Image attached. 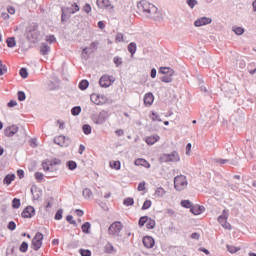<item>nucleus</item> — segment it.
Here are the masks:
<instances>
[{
    "instance_id": "nucleus-1",
    "label": "nucleus",
    "mask_w": 256,
    "mask_h": 256,
    "mask_svg": "<svg viewBox=\"0 0 256 256\" xmlns=\"http://www.w3.org/2000/svg\"><path fill=\"white\" fill-rule=\"evenodd\" d=\"M159 163H179L181 161V157L179 156V152L172 151L171 153H163L158 158Z\"/></svg>"
},
{
    "instance_id": "nucleus-2",
    "label": "nucleus",
    "mask_w": 256,
    "mask_h": 256,
    "mask_svg": "<svg viewBox=\"0 0 256 256\" xmlns=\"http://www.w3.org/2000/svg\"><path fill=\"white\" fill-rule=\"evenodd\" d=\"M43 239H45V235L41 232H36L31 241V249L33 251H39L43 247Z\"/></svg>"
},
{
    "instance_id": "nucleus-3",
    "label": "nucleus",
    "mask_w": 256,
    "mask_h": 256,
    "mask_svg": "<svg viewBox=\"0 0 256 256\" xmlns=\"http://www.w3.org/2000/svg\"><path fill=\"white\" fill-rule=\"evenodd\" d=\"M187 185V176L178 175L174 177V189H176V191H183Z\"/></svg>"
},
{
    "instance_id": "nucleus-4",
    "label": "nucleus",
    "mask_w": 256,
    "mask_h": 256,
    "mask_svg": "<svg viewBox=\"0 0 256 256\" xmlns=\"http://www.w3.org/2000/svg\"><path fill=\"white\" fill-rule=\"evenodd\" d=\"M91 119L95 125H103L109 119V112L102 110L99 114H92Z\"/></svg>"
},
{
    "instance_id": "nucleus-5",
    "label": "nucleus",
    "mask_w": 256,
    "mask_h": 256,
    "mask_svg": "<svg viewBox=\"0 0 256 256\" xmlns=\"http://www.w3.org/2000/svg\"><path fill=\"white\" fill-rule=\"evenodd\" d=\"M121 231H123V223L121 221L113 222L108 228L109 235H115L116 237H121Z\"/></svg>"
},
{
    "instance_id": "nucleus-6",
    "label": "nucleus",
    "mask_w": 256,
    "mask_h": 256,
    "mask_svg": "<svg viewBox=\"0 0 256 256\" xmlns=\"http://www.w3.org/2000/svg\"><path fill=\"white\" fill-rule=\"evenodd\" d=\"M115 83V77L114 76H109L107 74H104L100 77L99 79V85L103 89H107L111 87Z\"/></svg>"
},
{
    "instance_id": "nucleus-7",
    "label": "nucleus",
    "mask_w": 256,
    "mask_h": 256,
    "mask_svg": "<svg viewBox=\"0 0 256 256\" xmlns=\"http://www.w3.org/2000/svg\"><path fill=\"white\" fill-rule=\"evenodd\" d=\"M55 165H61V159L52 158L51 160L45 159L42 161V169L45 173H47V171H51V167H55Z\"/></svg>"
},
{
    "instance_id": "nucleus-8",
    "label": "nucleus",
    "mask_w": 256,
    "mask_h": 256,
    "mask_svg": "<svg viewBox=\"0 0 256 256\" xmlns=\"http://www.w3.org/2000/svg\"><path fill=\"white\" fill-rule=\"evenodd\" d=\"M71 142L72 140L65 135H60L53 139V143H55V145H59V147H69Z\"/></svg>"
},
{
    "instance_id": "nucleus-9",
    "label": "nucleus",
    "mask_w": 256,
    "mask_h": 256,
    "mask_svg": "<svg viewBox=\"0 0 256 256\" xmlns=\"http://www.w3.org/2000/svg\"><path fill=\"white\" fill-rule=\"evenodd\" d=\"M35 213V207L28 205L21 212V217L22 219H33V217H35Z\"/></svg>"
},
{
    "instance_id": "nucleus-10",
    "label": "nucleus",
    "mask_w": 256,
    "mask_h": 256,
    "mask_svg": "<svg viewBox=\"0 0 256 256\" xmlns=\"http://www.w3.org/2000/svg\"><path fill=\"white\" fill-rule=\"evenodd\" d=\"M24 35L29 43L35 44L41 40V32H25Z\"/></svg>"
},
{
    "instance_id": "nucleus-11",
    "label": "nucleus",
    "mask_w": 256,
    "mask_h": 256,
    "mask_svg": "<svg viewBox=\"0 0 256 256\" xmlns=\"http://www.w3.org/2000/svg\"><path fill=\"white\" fill-rule=\"evenodd\" d=\"M213 19L207 16H203L194 21V27H203L205 25H211Z\"/></svg>"
},
{
    "instance_id": "nucleus-12",
    "label": "nucleus",
    "mask_w": 256,
    "mask_h": 256,
    "mask_svg": "<svg viewBox=\"0 0 256 256\" xmlns=\"http://www.w3.org/2000/svg\"><path fill=\"white\" fill-rule=\"evenodd\" d=\"M139 11H143L147 15H151V3L147 2L146 0H142L137 4Z\"/></svg>"
},
{
    "instance_id": "nucleus-13",
    "label": "nucleus",
    "mask_w": 256,
    "mask_h": 256,
    "mask_svg": "<svg viewBox=\"0 0 256 256\" xmlns=\"http://www.w3.org/2000/svg\"><path fill=\"white\" fill-rule=\"evenodd\" d=\"M142 243L146 249H153L155 247V238H153V236L146 235L142 238Z\"/></svg>"
},
{
    "instance_id": "nucleus-14",
    "label": "nucleus",
    "mask_w": 256,
    "mask_h": 256,
    "mask_svg": "<svg viewBox=\"0 0 256 256\" xmlns=\"http://www.w3.org/2000/svg\"><path fill=\"white\" fill-rule=\"evenodd\" d=\"M18 131H19V126L13 124L4 129V135L5 137H13L14 135H17Z\"/></svg>"
},
{
    "instance_id": "nucleus-15",
    "label": "nucleus",
    "mask_w": 256,
    "mask_h": 256,
    "mask_svg": "<svg viewBox=\"0 0 256 256\" xmlns=\"http://www.w3.org/2000/svg\"><path fill=\"white\" fill-rule=\"evenodd\" d=\"M190 213H192V215H201L202 213H205V206L199 204H192V208H190Z\"/></svg>"
},
{
    "instance_id": "nucleus-16",
    "label": "nucleus",
    "mask_w": 256,
    "mask_h": 256,
    "mask_svg": "<svg viewBox=\"0 0 256 256\" xmlns=\"http://www.w3.org/2000/svg\"><path fill=\"white\" fill-rule=\"evenodd\" d=\"M134 165H136V167H145V169H151V163H149V161H147L145 158H137L134 161Z\"/></svg>"
},
{
    "instance_id": "nucleus-17",
    "label": "nucleus",
    "mask_w": 256,
    "mask_h": 256,
    "mask_svg": "<svg viewBox=\"0 0 256 256\" xmlns=\"http://www.w3.org/2000/svg\"><path fill=\"white\" fill-rule=\"evenodd\" d=\"M96 5L99 9H113V4L109 0H97Z\"/></svg>"
},
{
    "instance_id": "nucleus-18",
    "label": "nucleus",
    "mask_w": 256,
    "mask_h": 256,
    "mask_svg": "<svg viewBox=\"0 0 256 256\" xmlns=\"http://www.w3.org/2000/svg\"><path fill=\"white\" fill-rule=\"evenodd\" d=\"M143 100H144V105L146 107H151V105H153V101H155V96L153 95L152 92H148L145 94Z\"/></svg>"
},
{
    "instance_id": "nucleus-19",
    "label": "nucleus",
    "mask_w": 256,
    "mask_h": 256,
    "mask_svg": "<svg viewBox=\"0 0 256 256\" xmlns=\"http://www.w3.org/2000/svg\"><path fill=\"white\" fill-rule=\"evenodd\" d=\"M160 139H161V137H160L159 135H157V134L151 135V136H147V137L145 138V143H146L147 145H149V146L155 145V143L159 142Z\"/></svg>"
},
{
    "instance_id": "nucleus-20",
    "label": "nucleus",
    "mask_w": 256,
    "mask_h": 256,
    "mask_svg": "<svg viewBox=\"0 0 256 256\" xmlns=\"http://www.w3.org/2000/svg\"><path fill=\"white\" fill-rule=\"evenodd\" d=\"M227 219H229V210L224 209L222 214L218 216L217 221L222 225L223 223H227Z\"/></svg>"
},
{
    "instance_id": "nucleus-21",
    "label": "nucleus",
    "mask_w": 256,
    "mask_h": 256,
    "mask_svg": "<svg viewBox=\"0 0 256 256\" xmlns=\"http://www.w3.org/2000/svg\"><path fill=\"white\" fill-rule=\"evenodd\" d=\"M51 53V46L45 42H42L40 45V54L45 56Z\"/></svg>"
},
{
    "instance_id": "nucleus-22",
    "label": "nucleus",
    "mask_w": 256,
    "mask_h": 256,
    "mask_svg": "<svg viewBox=\"0 0 256 256\" xmlns=\"http://www.w3.org/2000/svg\"><path fill=\"white\" fill-rule=\"evenodd\" d=\"M34 191L35 193H40V194H36V198H34L36 201H39V199H41L43 195V190H41V188L37 187V185L34 184L30 189L31 195H33Z\"/></svg>"
},
{
    "instance_id": "nucleus-23",
    "label": "nucleus",
    "mask_w": 256,
    "mask_h": 256,
    "mask_svg": "<svg viewBox=\"0 0 256 256\" xmlns=\"http://www.w3.org/2000/svg\"><path fill=\"white\" fill-rule=\"evenodd\" d=\"M105 103H107V96L97 94L94 101V105H105Z\"/></svg>"
},
{
    "instance_id": "nucleus-24",
    "label": "nucleus",
    "mask_w": 256,
    "mask_h": 256,
    "mask_svg": "<svg viewBox=\"0 0 256 256\" xmlns=\"http://www.w3.org/2000/svg\"><path fill=\"white\" fill-rule=\"evenodd\" d=\"M174 75H175V72H168L166 75L160 78V81H162V83H173Z\"/></svg>"
},
{
    "instance_id": "nucleus-25",
    "label": "nucleus",
    "mask_w": 256,
    "mask_h": 256,
    "mask_svg": "<svg viewBox=\"0 0 256 256\" xmlns=\"http://www.w3.org/2000/svg\"><path fill=\"white\" fill-rule=\"evenodd\" d=\"M104 253H108L109 255H113V254L117 253V249H115V247L113 246V244L111 242H108L104 246Z\"/></svg>"
},
{
    "instance_id": "nucleus-26",
    "label": "nucleus",
    "mask_w": 256,
    "mask_h": 256,
    "mask_svg": "<svg viewBox=\"0 0 256 256\" xmlns=\"http://www.w3.org/2000/svg\"><path fill=\"white\" fill-rule=\"evenodd\" d=\"M61 23L65 25L71 19V15L65 12V6L61 7Z\"/></svg>"
},
{
    "instance_id": "nucleus-27",
    "label": "nucleus",
    "mask_w": 256,
    "mask_h": 256,
    "mask_svg": "<svg viewBox=\"0 0 256 256\" xmlns=\"http://www.w3.org/2000/svg\"><path fill=\"white\" fill-rule=\"evenodd\" d=\"M39 24H37L36 22H32L31 24H29L28 27H26V31L25 33H36L39 32Z\"/></svg>"
},
{
    "instance_id": "nucleus-28",
    "label": "nucleus",
    "mask_w": 256,
    "mask_h": 256,
    "mask_svg": "<svg viewBox=\"0 0 256 256\" xmlns=\"http://www.w3.org/2000/svg\"><path fill=\"white\" fill-rule=\"evenodd\" d=\"M127 50L130 53L131 57H134L135 53H137V43L130 42L127 46Z\"/></svg>"
},
{
    "instance_id": "nucleus-29",
    "label": "nucleus",
    "mask_w": 256,
    "mask_h": 256,
    "mask_svg": "<svg viewBox=\"0 0 256 256\" xmlns=\"http://www.w3.org/2000/svg\"><path fill=\"white\" fill-rule=\"evenodd\" d=\"M16 179L15 174L11 173V174H7L4 179H3V185H11V183H13V180Z\"/></svg>"
},
{
    "instance_id": "nucleus-30",
    "label": "nucleus",
    "mask_w": 256,
    "mask_h": 256,
    "mask_svg": "<svg viewBox=\"0 0 256 256\" xmlns=\"http://www.w3.org/2000/svg\"><path fill=\"white\" fill-rule=\"evenodd\" d=\"M6 45L9 49H13V47H17V40H15V36H10L6 39Z\"/></svg>"
},
{
    "instance_id": "nucleus-31",
    "label": "nucleus",
    "mask_w": 256,
    "mask_h": 256,
    "mask_svg": "<svg viewBox=\"0 0 256 256\" xmlns=\"http://www.w3.org/2000/svg\"><path fill=\"white\" fill-rule=\"evenodd\" d=\"M78 89H80V91H87V89H89V80H81L78 84Z\"/></svg>"
},
{
    "instance_id": "nucleus-32",
    "label": "nucleus",
    "mask_w": 256,
    "mask_h": 256,
    "mask_svg": "<svg viewBox=\"0 0 256 256\" xmlns=\"http://www.w3.org/2000/svg\"><path fill=\"white\" fill-rule=\"evenodd\" d=\"M82 233H85V235L91 234V222H84L81 226Z\"/></svg>"
},
{
    "instance_id": "nucleus-33",
    "label": "nucleus",
    "mask_w": 256,
    "mask_h": 256,
    "mask_svg": "<svg viewBox=\"0 0 256 256\" xmlns=\"http://www.w3.org/2000/svg\"><path fill=\"white\" fill-rule=\"evenodd\" d=\"M171 72H175V70H173L171 67H167V66H161L158 69V73L160 75H167V73H171Z\"/></svg>"
},
{
    "instance_id": "nucleus-34",
    "label": "nucleus",
    "mask_w": 256,
    "mask_h": 256,
    "mask_svg": "<svg viewBox=\"0 0 256 256\" xmlns=\"http://www.w3.org/2000/svg\"><path fill=\"white\" fill-rule=\"evenodd\" d=\"M109 165H110L111 169H115V171L121 170V161H119V160L110 161Z\"/></svg>"
},
{
    "instance_id": "nucleus-35",
    "label": "nucleus",
    "mask_w": 256,
    "mask_h": 256,
    "mask_svg": "<svg viewBox=\"0 0 256 256\" xmlns=\"http://www.w3.org/2000/svg\"><path fill=\"white\" fill-rule=\"evenodd\" d=\"M232 31L235 33V35L241 36L243 33H245V28L241 26H233Z\"/></svg>"
},
{
    "instance_id": "nucleus-36",
    "label": "nucleus",
    "mask_w": 256,
    "mask_h": 256,
    "mask_svg": "<svg viewBox=\"0 0 256 256\" xmlns=\"http://www.w3.org/2000/svg\"><path fill=\"white\" fill-rule=\"evenodd\" d=\"M157 225V222H155L154 219H152L151 217H148V221L146 222V229H155Z\"/></svg>"
},
{
    "instance_id": "nucleus-37",
    "label": "nucleus",
    "mask_w": 256,
    "mask_h": 256,
    "mask_svg": "<svg viewBox=\"0 0 256 256\" xmlns=\"http://www.w3.org/2000/svg\"><path fill=\"white\" fill-rule=\"evenodd\" d=\"M123 205L133 207V205H135V199H133V197H127L123 200Z\"/></svg>"
},
{
    "instance_id": "nucleus-38",
    "label": "nucleus",
    "mask_w": 256,
    "mask_h": 256,
    "mask_svg": "<svg viewBox=\"0 0 256 256\" xmlns=\"http://www.w3.org/2000/svg\"><path fill=\"white\" fill-rule=\"evenodd\" d=\"M66 167L69 171H75V169H77V162L69 160L66 162Z\"/></svg>"
},
{
    "instance_id": "nucleus-39",
    "label": "nucleus",
    "mask_w": 256,
    "mask_h": 256,
    "mask_svg": "<svg viewBox=\"0 0 256 256\" xmlns=\"http://www.w3.org/2000/svg\"><path fill=\"white\" fill-rule=\"evenodd\" d=\"M181 207H184V209H190L193 207V202L191 200H181L180 202Z\"/></svg>"
},
{
    "instance_id": "nucleus-40",
    "label": "nucleus",
    "mask_w": 256,
    "mask_h": 256,
    "mask_svg": "<svg viewBox=\"0 0 256 256\" xmlns=\"http://www.w3.org/2000/svg\"><path fill=\"white\" fill-rule=\"evenodd\" d=\"M226 248H227V252L231 253V254H235L238 251H241V247H236V246L229 245V244L226 245Z\"/></svg>"
},
{
    "instance_id": "nucleus-41",
    "label": "nucleus",
    "mask_w": 256,
    "mask_h": 256,
    "mask_svg": "<svg viewBox=\"0 0 256 256\" xmlns=\"http://www.w3.org/2000/svg\"><path fill=\"white\" fill-rule=\"evenodd\" d=\"M149 117H150V119H152V121H158L159 123H161L163 121L161 119V116H159V114L155 111H151Z\"/></svg>"
},
{
    "instance_id": "nucleus-42",
    "label": "nucleus",
    "mask_w": 256,
    "mask_h": 256,
    "mask_svg": "<svg viewBox=\"0 0 256 256\" xmlns=\"http://www.w3.org/2000/svg\"><path fill=\"white\" fill-rule=\"evenodd\" d=\"M20 253H27L29 251V243L23 241L19 246Z\"/></svg>"
},
{
    "instance_id": "nucleus-43",
    "label": "nucleus",
    "mask_w": 256,
    "mask_h": 256,
    "mask_svg": "<svg viewBox=\"0 0 256 256\" xmlns=\"http://www.w3.org/2000/svg\"><path fill=\"white\" fill-rule=\"evenodd\" d=\"M82 131H83L84 135H91L93 128L89 124H84L82 126Z\"/></svg>"
},
{
    "instance_id": "nucleus-44",
    "label": "nucleus",
    "mask_w": 256,
    "mask_h": 256,
    "mask_svg": "<svg viewBox=\"0 0 256 256\" xmlns=\"http://www.w3.org/2000/svg\"><path fill=\"white\" fill-rule=\"evenodd\" d=\"M147 221H149V216H141L138 220L139 227H145V224H147Z\"/></svg>"
},
{
    "instance_id": "nucleus-45",
    "label": "nucleus",
    "mask_w": 256,
    "mask_h": 256,
    "mask_svg": "<svg viewBox=\"0 0 256 256\" xmlns=\"http://www.w3.org/2000/svg\"><path fill=\"white\" fill-rule=\"evenodd\" d=\"M151 205H153V202L149 199H146L141 207V211H147V209H151Z\"/></svg>"
},
{
    "instance_id": "nucleus-46",
    "label": "nucleus",
    "mask_w": 256,
    "mask_h": 256,
    "mask_svg": "<svg viewBox=\"0 0 256 256\" xmlns=\"http://www.w3.org/2000/svg\"><path fill=\"white\" fill-rule=\"evenodd\" d=\"M19 75L20 77H22L23 79H27V77H29V70H27L26 67H22L19 70Z\"/></svg>"
},
{
    "instance_id": "nucleus-47",
    "label": "nucleus",
    "mask_w": 256,
    "mask_h": 256,
    "mask_svg": "<svg viewBox=\"0 0 256 256\" xmlns=\"http://www.w3.org/2000/svg\"><path fill=\"white\" fill-rule=\"evenodd\" d=\"M71 115H73V117H77V116L81 115V106L72 107Z\"/></svg>"
},
{
    "instance_id": "nucleus-48",
    "label": "nucleus",
    "mask_w": 256,
    "mask_h": 256,
    "mask_svg": "<svg viewBox=\"0 0 256 256\" xmlns=\"http://www.w3.org/2000/svg\"><path fill=\"white\" fill-rule=\"evenodd\" d=\"M17 99L18 101H20V103H22L23 101H25V99H27V94H25V91H18L17 92Z\"/></svg>"
},
{
    "instance_id": "nucleus-49",
    "label": "nucleus",
    "mask_w": 256,
    "mask_h": 256,
    "mask_svg": "<svg viewBox=\"0 0 256 256\" xmlns=\"http://www.w3.org/2000/svg\"><path fill=\"white\" fill-rule=\"evenodd\" d=\"M21 207V199L13 198L12 200V209H19Z\"/></svg>"
},
{
    "instance_id": "nucleus-50",
    "label": "nucleus",
    "mask_w": 256,
    "mask_h": 256,
    "mask_svg": "<svg viewBox=\"0 0 256 256\" xmlns=\"http://www.w3.org/2000/svg\"><path fill=\"white\" fill-rule=\"evenodd\" d=\"M55 221H61V219H63V209L59 208L54 216Z\"/></svg>"
},
{
    "instance_id": "nucleus-51",
    "label": "nucleus",
    "mask_w": 256,
    "mask_h": 256,
    "mask_svg": "<svg viewBox=\"0 0 256 256\" xmlns=\"http://www.w3.org/2000/svg\"><path fill=\"white\" fill-rule=\"evenodd\" d=\"M99 44H100L99 41L91 42L88 49H91V53H95V51H97V49L99 47Z\"/></svg>"
},
{
    "instance_id": "nucleus-52",
    "label": "nucleus",
    "mask_w": 256,
    "mask_h": 256,
    "mask_svg": "<svg viewBox=\"0 0 256 256\" xmlns=\"http://www.w3.org/2000/svg\"><path fill=\"white\" fill-rule=\"evenodd\" d=\"M113 63L116 67H121L123 65V58L116 56L113 58Z\"/></svg>"
},
{
    "instance_id": "nucleus-53",
    "label": "nucleus",
    "mask_w": 256,
    "mask_h": 256,
    "mask_svg": "<svg viewBox=\"0 0 256 256\" xmlns=\"http://www.w3.org/2000/svg\"><path fill=\"white\" fill-rule=\"evenodd\" d=\"M7 73V65L3 64V60H0V77H3Z\"/></svg>"
},
{
    "instance_id": "nucleus-54",
    "label": "nucleus",
    "mask_w": 256,
    "mask_h": 256,
    "mask_svg": "<svg viewBox=\"0 0 256 256\" xmlns=\"http://www.w3.org/2000/svg\"><path fill=\"white\" fill-rule=\"evenodd\" d=\"M34 177L38 183H42L43 179H45V175L41 172H35Z\"/></svg>"
},
{
    "instance_id": "nucleus-55",
    "label": "nucleus",
    "mask_w": 256,
    "mask_h": 256,
    "mask_svg": "<svg viewBox=\"0 0 256 256\" xmlns=\"http://www.w3.org/2000/svg\"><path fill=\"white\" fill-rule=\"evenodd\" d=\"M78 253H79L81 256H91V255H92L91 250H89V249H83V248H80V249L78 250Z\"/></svg>"
},
{
    "instance_id": "nucleus-56",
    "label": "nucleus",
    "mask_w": 256,
    "mask_h": 256,
    "mask_svg": "<svg viewBox=\"0 0 256 256\" xmlns=\"http://www.w3.org/2000/svg\"><path fill=\"white\" fill-rule=\"evenodd\" d=\"M82 195L85 199H89L91 197V195H93V192L89 189V188H85L82 191Z\"/></svg>"
},
{
    "instance_id": "nucleus-57",
    "label": "nucleus",
    "mask_w": 256,
    "mask_h": 256,
    "mask_svg": "<svg viewBox=\"0 0 256 256\" xmlns=\"http://www.w3.org/2000/svg\"><path fill=\"white\" fill-rule=\"evenodd\" d=\"M66 221L67 223H69L70 225H74V227H77V221H75L73 219V215L69 214L66 216Z\"/></svg>"
},
{
    "instance_id": "nucleus-58",
    "label": "nucleus",
    "mask_w": 256,
    "mask_h": 256,
    "mask_svg": "<svg viewBox=\"0 0 256 256\" xmlns=\"http://www.w3.org/2000/svg\"><path fill=\"white\" fill-rule=\"evenodd\" d=\"M46 41L47 43H50V45H52V43H57V38L55 37V35L50 34L46 36Z\"/></svg>"
},
{
    "instance_id": "nucleus-59",
    "label": "nucleus",
    "mask_w": 256,
    "mask_h": 256,
    "mask_svg": "<svg viewBox=\"0 0 256 256\" xmlns=\"http://www.w3.org/2000/svg\"><path fill=\"white\" fill-rule=\"evenodd\" d=\"M115 41H116V43H124L125 42V38H124L123 33L118 32L116 34Z\"/></svg>"
},
{
    "instance_id": "nucleus-60",
    "label": "nucleus",
    "mask_w": 256,
    "mask_h": 256,
    "mask_svg": "<svg viewBox=\"0 0 256 256\" xmlns=\"http://www.w3.org/2000/svg\"><path fill=\"white\" fill-rule=\"evenodd\" d=\"M186 3L190 9H195L196 5H199V2L197 0H186Z\"/></svg>"
},
{
    "instance_id": "nucleus-61",
    "label": "nucleus",
    "mask_w": 256,
    "mask_h": 256,
    "mask_svg": "<svg viewBox=\"0 0 256 256\" xmlns=\"http://www.w3.org/2000/svg\"><path fill=\"white\" fill-rule=\"evenodd\" d=\"M7 229H9V231H15V229H17V224L15 221L11 220L8 222Z\"/></svg>"
},
{
    "instance_id": "nucleus-62",
    "label": "nucleus",
    "mask_w": 256,
    "mask_h": 256,
    "mask_svg": "<svg viewBox=\"0 0 256 256\" xmlns=\"http://www.w3.org/2000/svg\"><path fill=\"white\" fill-rule=\"evenodd\" d=\"M165 189H163V187H159L156 189L155 191V195H157V197H163V195H165Z\"/></svg>"
},
{
    "instance_id": "nucleus-63",
    "label": "nucleus",
    "mask_w": 256,
    "mask_h": 256,
    "mask_svg": "<svg viewBox=\"0 0 256 256\" xmlns=\"http://www.w3.org/2000/svg\"><path fill=\"white\" fill-rule=\"evenodd\" d=\"M29 145L32 147V149H36V147H38L37 138H31L29 140Z\"/></svg>"
},
{
    "instance_id": "nucleus-64",
    "label": "nucleus",
    "mask_w": 256,
    "mask_h": 256,
    "mask_svg": "<svg viewBox=\"0 0 256 256\" xmlns=\"http://www.w3.org/2000/svg\"><path fill=\"white\" fill-rule=\"evenodd\" d=\"M83 11H85L87 14L91 13V11H92L91 4L86 3V4L83 6Z\"/></svg>"
}]
</instances>
